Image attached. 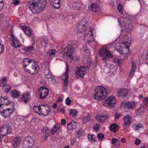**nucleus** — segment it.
<instances>
[{
  "mask_svg": "<svg viewBox=\"0 0 148 148\" xmlns=\"http://www.w3.org/2000/svg\"><path fill=\"white\" fill-rule=\"evenodd\" d=\"M23 65L24 70L31 74L34 75L38 71L39 67L38 63L32 59L28 58L24 59Z\"/></svg>",
  "mask_w": 148,
  "mask_h": 148,
  "instance_id": "nucleus-1",
  "label": "nucleus"
},
{
  "mask_svg": "<svg viewBox=\"0 0 148 148\" xmlns=\"http://www.w3.org/2000/svg\"><path fill=\"white\" fill-rule=\"evenodd\" d=\"M47 3L46 0H31L28 2L27 5L33 13H38L45 8Z\"/></svg>",
  "mask_w": 148,
  "mask_h": 148,
  "instance_id": "nucleus-2",
  "label": "nucleus"
},
{
  "mask_svg": "<svg viewBox=\"0 0 148 148\" xmlns=\"http://www.w3.org/2000/svg\"><path fill=\"white\" fill-rule=\"evenodd\" d=\"M95 93L93 94L94 98L98 101L104 99L107 94L106 88L102 86H97L95 88Z\"/></svg>",
  "mask_w": 148,
  "mask_h": 148,
  "instance_id": "nucleus-3",
  "label": "nucleus"
},
{
  "mask_svg": "<svg viewBox=\"0 0 148 148\" xmlns=\"http://www.w3.org/2000/svg\"><path fill=\"white\" fill-rule=\"evenodd\" d=\"M117 102L115 97L110 96L103 101L102 104L107 108H112L115 107Z\"/></svg>",
  "mask_w": 148,
  "mask_h": 148,
  "instance_id": "nucleus-4",
  "label": "nucleus"
},
{
  "mask_svg": "<svg viewBox=\"0 0 148 148\" xmlns=\"http://www.w3.org/2000/svg\"><path fill=\"white\" fill-rule=\"evenodd\" d=\"M118 21L121 26L125 29L127 32H128L132 28L131 21L128 18L121 17L118 19Z\"/></svg>",
  "mask_w": 148,
  "mask_h": 148,
  "instance_id": "nucleus-5",
  "label": "nucleus"
},
{
  "mask_svg": "<svg viewBox=\"0 0 148 148\" xmlns=\"http://www.w3.org/2000/svg\"><path fill=\"white\" fill-rule=\"evenodd\" d=\"M99 54L102 59L105 61L106 63H107V60H108L112 57L111 52L108 51L106 48H103L100 49L99 51Z\"/></svg>",
  "mask_w": 148,
  "mask_h": 148,
  "instance_id": "nucleus-6",
  "label": "nucleus"
},
{
  "mask_svg": "<svg viewBox=\"0 0 148 148\" xmlns=\"http://www.w3.org/2000/svg\"><path fill=\"white\" fill-rule=\"evenodd\" d=\"M12 131L11 126L9 125H3L0 129V137L3 138Z\"/></svg>",
  "mask_w": 148,
  "mask_h": 148,
  "instance_id": "nucleus-7",
  "label": "nucleus"
},
{
  "mask_svg": "<svg viewBox=\"0 0 148 148\" xmlns=\"http://www.w3.org/2000/svg\"><path fill=\"white\" fill-rule=\"evenodd\" d=\"M87 71L86 67L84 66L83 67H77V70L75 72V75L77 78L80 77L83 78L84 77Z\"/></svg>",
  "mask_w": 148,
  "mask_h": 148,
  "instance_id": "nucleus-8",
  "label": "nucleus"
},
{
  "mask_svg": "<svg viewBox=\"0 0 148 148\" xmlns=\"http://www.w3.org/2000/svg\"><path fill=\"white\" fill-rule=\"evenodd\" d=\"M122 43L125 46V47H123V50H127V53H125V52H123V51L120 50V43L118 42H116L115 44L116 45V46H115V47L116 48V50L119 51L120 53H123L124 54H127L129 51V48L130 47V43L128 42H123Z\"/></svg>",
  "mask_w": 148,
  "mask_h": 148,
  "instance_id": "nucleus-9",
  "label": "nucleus"
},
{
  "mask_svg": "<svg viewBox=\"0 0 148 148\" xmlns=\"http://www.w3.org/2000/svg\"><path fill=\"white\" fill-rule=\"evenodd\" d=\"M13 112L12 109L5 107L4 106L0 108V112L5 118H7V116H10Z\"/></svg>",
  "mask_w": 148,
  "mask_h": 148,
  "instance_id": "nucleus-10",
  "label": "nucleus"
},
{
  "mask_svg": "<svg viewBox=\"0 0 148 148\" xmlns=\"http://www.w3.org/2000/svg\"><path fill=\"white\" fill-rule=\"evenodd\" d=\"M49 90L45 86L41 87L39 89V97L42 99L45 98L48 94Z\"/></svg>",
  "mask_w": 148,
  "mask_h": 148,
  "instance_id": "nucleus-11",
  "label": "nucleus"
},
{
  "mask_svg": "<svg viewBox=\"0 0 148 148\" xmlns=\"http://www.w3.org/2000/svg\"><path fill=\"white\" fill-rule=\"evenodd\" d=\"M74 50V47L70 45H69L66 49L65 52L66 53L67 56L71 60H73V57L72 55L73 51Z\"/></svg>",
  "mask_w": 148,
  "mask_h": 148,
  "instance_id": "nucleus-12",
  "label": "nucleus"
},
{
  "mask_svg": "<svg viewBox=\"0 0 148 148\" xmlns=\"http://www.w3.org/2000/svg\"><path fill=\"white\" fill-rule=\"evenodd\" d=\"M129 92V90L126 88L120 89L118 91L117 96L121 98L124 99L127 96Z\"/></svg>",
  "mask_w": 148,
  "mask_h": 148,
  "instance_id": "nucleus-13",
  "label": "nucleus"
},
{
  "mask_svg": "<svg viewBox=\"0 0 148 148\" xmlns=\"http://www.w3.org/2000/svg\"><path fill=\"white\" fill-rule=\"evenodd\" d=\"M93 34L91 31H89L87 33H85L84 34V40L86 43H89L93 41Z\"/></svg>",
  "mask_w": 148,
  "mask_h": 148,
  "instance_id": "nucleus-14",
  "label": "nucleus"
},
{
  "mask_svg": "<svg viewBox=\"0 0 148 148\" xmlns=\"http://www.w3.org/2000/svg\"><path fill=\"white\" fill-rule=\"evenodd\" d=\"M25 143L29 148H31L33 146L34 140L33 137L28 136L26 137L24 139Z\"/></svg>",
  "mask_w": 148,
  "mask_h": 148,
  "instance_id": "nucleus-15",
  "label": "nucleus"
},
{
  "mask_svg": "<svg viewBox=\"0 0 148 148\" xmlns=\"http://www.w3.org/2000/svg\"><path fill=\"white\" fill-rule=\"evenodd\" d=\"M135 102L133 101H130L126 103L123 102L122 103L121 106L128 109H132L135 107Z\"/></svg>",
  "mask_w": 148,
  "mask_h": 148,
  "instance_id": "nucleus-16",
  "label": "nucleus"
},
{
  "mask_svg": "<svg viewBox=\"0 0 148 148\" xmlns=\"http://www.w3.org/2000/svg\"><path fill=\"white\" fill-rule=\"evenodd\" d=\"M41 110L39 114L45 116L47 115L50 111L49 108L48 106H45L44 105H41Z\"/></svg>",
  "mask_w": 148,
  "mask_h": 148,
  "instance_id": "nucleus-17",
  "label": "nucleus"
},
{
  "mask_svg": "<svg viewBox=\"0 0 148 148\" xmlns=\"http://www.w3.org/2000/svg\"><path fill=\"white\" fill-rule=\"evenodd\" d=\"M124 123L123 126L126 127H129L131 123V118L128 115H127L123 117Z\"/></svg>",
  "mask_w": 148,
  "mask_h": 148,
  "instance_id": "nucleus-18",
  "label": "nucleus"
},
{
  "mask_svg": "<svg viewBox=\"0 0 148 148\" xmlns=\"http://www.w3.org/2000/svg\"><path fill=\"white\" fill-rule=\"evenodd\" d=\"M66 72L63 74V76L64 77V85L66 87L68 84L69 75L68 73L69 71V67L68 64L67 62L66 63Z\"/></svg>",
  "mask_w": 148,
  "mask_h": 148,
  "instance_id": "nucleus-19",
  "label": "nucleus"
},
{
  "mask_svg": "<svg viewBox=\"0 0 148 148\" xmlns=\"http://www.w3.org/2000/svg\"><path fill=\"white\" fill-rule=\"evenodd\" d=\"M85 25L84 22L82 23H79L75 29L76 32L79 33L82 32L85 30Z\"/></svg>",
  "mask_w": 148,
  "mask_h": 148,
  "instance_id": "nucleus-20",
  "label": "nucleus"
},
{
  "mask_svg": "<svg viewBox=\"0 0 148 148\" xmlns=\"http://www.w3.org/2000/svg\"><path fill=\"white\" fill-rule=\"evenodd\" d=\"M11 36L13 39L12 45L15 47L17 48L21 46V44L16 37L13 34L11 35Z\"/></svg>",
  "mask_w": 148,
  "mask_h": 148,
  "instance_id": "nucleus-21",
  "label": "nucleus"
},
{
  "mask_svg": "<svg viewBox=\"0 0 148 148\" xmlns=\"http://www.w3.org/2000/svg\"><path fill=\"white\" fill-rule=\"evenodd\" d=\"M9 104V101L7 98L2 97L0 98V108L4 106H7Z\"/></svg>",
  "mask_w": 148,
  "mask_h": 148,
  "instance_id": "nucleus-22",
  "label": "nucleus"
},
{
  "mask_svg": "<svg viewBox=\"0 0 148 148\" xmlns=\"http://www.w3.org/2000/svg\"><path fill=\"white\" fill-rule=\"evenodd\" d=\"M48 73L47 74V71H45V78L47 79L48 81L49 82H53V80L55 81L54 76L52 74L51 72L48 70Z\"/></svg>",
  "mask_w": 148,
  "mask_h": 148,
  "instance_id": "nucleus-23",
  "label": "nucleus"
},
{
  "mask_svg": "<svg viewBox=\"0 0 148 148\" xmlns=\"http://www.w3.org/2000/svg\"><path fill=\"white\" fill-rule=\"evenodd\" d=\"M136 64L134 61L132 62V68L129 74V77L132 78L134 75L136 69Z\"/></svg>",
  "mask_w": 148,
  "mask_h": 148,
  "instance_id": "nucleus-24",
  "label": "nucleus"
},
{
  "mask_svg": "<svg viewBox=\"0 0 148 148\" xmlns=\"http://www.w3.org/2000/svg\"><path fill=\"white\" fill-rule=\"evenodd\" d=\"M77 123L73 121L69 122L67 125V128L69 130H73L76 128Z\"/></svg>",
  "mask_w": 148,
  "mask_h": 148,
  "instance_id": "nucleus-25",
  "label": "nucleus"
},
{
  "mask_svg": "<svg viewBox=\"0 0 148 148\" xmlns=\"http://www.w3.org/2000/svg\"><path fill=\"white\" fill-rule=\"evenodd\" d=\"M89 9L93 12H96L99 10L98 6L96 3H92L88 6Z\"/></svg>",
  "mask_w": 148,
  "mask_h": 148,
  "instance_id": "nucleus-26",
  "label": "nucleus"
},
{
  "mask_svg": "<svg viewBox=\"0 0 148 148\" xmlns=\"http://www.w3.org/2000/svg\"><path fill=\"white\" fill-rule=\"evenodd\" d=\"M60 0H50V3L51 6H53L54 8H58L60 6Z\"/></svg>",
  "mask_w": 148,
  "mask_h": 148,
  "instance_id": "nucleus-27",
  "label": "nucleus"
},
{
  "mask_svg": "<svg viewBox=\"0 0 148 148\" xmlns=\"http://www.w3.org/2000/svg\"><path fill=\"white\" fill-rule=\"evenodd\" d=\"M108 116L106 115H97L96 117V119L99 123H103L107 119Z\"/></svg>",
  "mask_w": 148,
  "mask_h": 148,
  "instance_id": "nucleus-28",
  "label": "nucleus"
},
{
  "mask_svg": "<svg viewBox=\"0 0 148 148\" xmlns=\"http://www.w3.org/2000/svg\"><path fill=\"white\" fill-rule=\"evenodd\" d=\"M30 98V94L29 92L24 93L22 96V100L25 103L27 102Z\"/></svg>",
  "mask_w": 148,
  "mask_h": 148,
  "instance_id": "nucleus-29",
  "label": "nucleus"
},
{
  "mask_svg": "<svg viewBox=\"0 0 148 148\" xmlns=\"http://www.w3.org/2000/svg\"><path fill=\"white\" fill-rule=\"evenodd\" d=\"M42 131V133L43 136L45 137V139L46 140L47 137L48 136L49 134L50 131L48 128L47 127H43Z\"/></svg>",
  "mask_w": 148,
  "mask_h": 148,
  "instance_id": "nucleus-30",
  "label": "nucleus"
},
{
  "mask_svg": "<svg viewBox=\"0 0 148 148\" xmlns=\"http://www.w3.org/2000/svg\"><path fill=\"white\" fill-rule=\"evenodd\" d=\"M20 140V137H16L14 138L12 141V145L13 148H16L18 146Z\"/></svg>",
  "mask_w": 148,
  "mask_h": 148,
  "instance_id": "nucleus-31",
  "label": "nucleus"
},
{
  "mask_svg": "<svg viewBox=\"0 0 148 148\" xmlns=\"http://www.w3.org/2000/svg\"><path fill=\"white\" fill-rule=\"evenodd\" d=\"M119 128L118 125L116 123L112 124L110 126V129L111 131L113 132L117 131Z\"/></svg>",
  "mask_w": 148,
  "mask_h": 148,
  "instance_id": "nucleus-32",
  "label": "nucleus"
},
{
  "mask_svg": "<svg viewBox=\"0 0 148 148\" xmlns=\"http://www.w3.org/2000/svg\"><path fill=\"white\" fill-rule=\"evenodd\" d=\"M107 67L110 69H115L116 68V64L114 62L111 61L109 64L106 63Z\"/></svg>",
  "mask_w": 148,
  "mask_h": 148,
  "instance_id": "nucleus-33",
  "label": "nucleus"
},
{
  "mask_svg": "<svg viewBox=\"0 0 148 148\" xmlns=\"http://www.w3.org/2000/svg\"><path fill=\"white\" fill-rule=\"evenodd\" d=\"M91 119L90 115L88 114H86L84 115L82 119V122L83 123H86L89 121Z\"/></svg>",
  "mask_w": 148,
  "mask_h": 148,
  "instance_id": "nucleus-34",
  "label": "nucleus"
},
{
  "mask_svg": "<svg viewBox=\"0 0 148 148\" xmlns=\"http://www.w3.org/2000/svg\"><path fill=\"white\" fill-rule=\"evenodd\" d=\"M11 96L13 98L18 97L20 95V92L16 90H12L10 92Z\"/></svg>",
  "mask_w": 148,
  "mask_h": 148,
  "instance_id": "nucleus-35",
  "label": "nucleus"
},
{
  "mask_svg": "<svg viewBox=\"0 0 148 148\" xmlns=\"http://www.w3.org/2000/svg\"><path fill=\"white\" fill-rule=\"evenodd\" d=\"M82 5V3L80 2H75L73 5L72 7L73 8L76 10H78Z\"/></svg>",
  "mask_w": 148,
  "mask_h": 148,
  "instance_id": "nucleus-36",
  "label": "nucleus"
},
{
  "mask_svg": "<svg viewBox=\"0 0 148 148\" xmlns=\"http://www.w3.org/2000/svg\"><path fill=\"white\" fill-rule=\"evenodd\" d=\"M142 127V125L140 123L134 124L132 125V127L133 129L135 130H138L139 128H141Z\"/></svg>",
  "mask_w": 148,
  "mask_h": 148,
  "instance_id": "nucleus-37",
  "label": "nucleus"
},
{
  "mask_svg": "<svg viewBox=\"0 0 148 148\" xmlns=\"http://www.w3.org/2000/svg\"><path fill=\"white\" fill-rule=\"evenodd\" d=\"M21 28L27 35H30L31 34V30L28 27H21Z\"/></svg>",
  "mask_w": 148,
  "mask_h": 148,
  "instance_id": "nucleus-38",
  "label": "nucleus"
},
{
  "mask_svg": "<svg viewBox=\"0 0 148 148\" xmlns=\"http://www.w3.org/2000/svg\"><path fill=\"white\" fill-rule=\"evenodd\" d=\"M70 116L72 117H75L77 114V111L75 110H70L69 112Z\"/></svg>",
  "mask_w": 148,
  "mask_h": 148,
  "instance_id": "nucleus-39",
  "label": "nucleus"
},
{
  "mask_svg": "<svg viewBox=\"0 0 148 148\" xmlns=\"http://www.w3.org/2000/svg\"><path fill=\"white\" fill-rule=\"evenodd\" d=\"M41 109V106H35L33 108V110L34 112L35 113H38L39 111L40 112Z\"/></svg>",
  "mask_w": 148,
  "mask_h": 148,
  "instance_id": "nucleus-40",
  "label": "nucleus"
},
{
  "mask_svg": "<svg viewBox=\"0 0 148 148\" xmlns=\"http://www.w3.org/2000/svg\"><path fill=\"white\" fill-rule=\"evenodd\" d=\"M10 89L11 87L10 86L8 85H5L3 86V90L6 92H8Z\"/></svg>",
  "mask_w": 148,
  "mask_h": 148,
  "instance_id": "nucleus-41",
  "label": "nucleus"
},
{
  "mask_svg": "<svg viewBox=\"0 0 148 148\" xmlns=\"http://www.w3.org/2000/svg\"><path fill=\"white\" fill-rule=\"evenodd\" d=\"M88 138L89 140L94 142L95 140L96 137L94 135L90 134L88 135Z\"/></svg>",
  "mask_w": 148,
  "mask_h": 148,
  "instance_id": "nucleus-42",
  "label": "nucleus"
},
{
  "mask_svg": "<svg viewBox=\"0 0 148 148\" xmlns=\"http://www.w3.org/2000/svg\"><path fill=\"white\" fill-rule=\"evenodd\" d=\"M56 51L55 50H50L48 51L47 54L49 56H53L56 54Z\"/></svg>",
  "mask_w": 148,
  "mask_h": 148,
  "instance_id": "nucleus-43",
  "label": "nucleus"
},
{
  "mask_svg": "<svg viewBox=\"0 0 148 148\" xmlns=\"http://www.w3.org/2000/svg\"><path fill=\"white\" fill-rule=\"evenodd\" d=\"M59 127L58 126H56L55 125L52 128L51 133L54 134L58 130Z\"/></svg>",
  "mask_w": 148,
  "mask_h": 148,
  "instance_id": "nucleus-44",
  "label": "nucleus"
},
{
  "mask_svg": "<svg viewBox=\"0 0 148 148\" xmlns=\"http://www.w3.org/2000/svg\"><path fill=\"white\" fill-rule=\"evenodd\" d=\"M34 49V47L32 46H30L28 47H25L24 49V51L29 52L32 50H33Z\"/></svg>",
  "mask_w": 148,
  "mask_h": 148,
  "instance_id": "nucleus-45",
  "label": "nucleus"
},
{
  "mask_svg": "<svg viewBox=\"0 0 148 148\" xmlns=\"http://www.w3.org/2000/svg\"><path fill=\"white\" fill-rule=\"evenodd\" d=\"M7 78L6 77L3 78L0 80V86H3V85L6 83Z\"/></svg>",
  "mask_w": 148,
  "mask_h": 148,
  "instance_id": "nucleus-46",
  "label": "nucleus"
},
{
  "mask_svg": "<svg viewBox=\"0 0 148 148\" xmlns=\"http://www.w3.org/2000/svg\"><path fill=\"white\" fill-rule=\"evenodd\" d=\"M117 9L120 12V13L121 14H122L123 13V7L122 5L120 4H119L118 6H117Z\"/></svg>",
  "mask_w": 148,
  "mask_h": 148,
  "instance_id": "nucleus-47",
  "label": "nucleus"
},
{
  "mask_svg": "<svg viewBox=\"0 0 148 148\" xmlns=\"http://www.w3.org/2000/svg\"><path fill=\"white\" fill-rule=\"evenodd\" d=\"M7 18L6 15L4 13L0 14V19L3 21H5Z\"/></svg>",
  "mask_w": 148,
  "mask_h": 148,
  "instance_id": "nucleus-48",
  "label": "nucleus"
},
{
  "mask_svg": "<svg viewBox=\"0 0 148 148\" xmlns=\"http://www.w3.org/2000/svg\"><path fill=\"white\" fill-rule=\"evenodd\" d=\"M100 127V126L99 124H97L94 126L93 129L95 131H97L98 130Z\"/></svg>",
  "mask_w": 148,
  "mask_h": 148,
  "instance_id": "nucleus-49",
  "label": "nucleus"
},
{
  "mask_svg": "<svg viewBox=\"0 0 148 148\" xmlns=\"http://www.w3.org/2000/svg\"><path fill=\"white\" fill-rule=\"evenodd\" d=\"M82 130L81 129H80L77 132V134H76V136L77 137H79L82 134Z\"/></svg>",
  "mask_w": 148,
  "mask_h": 148,
  "instance_id": "nucleus-50",
  "label": "nucleus"
},
{
  "mask_svg": "<svg viewBox=\"0 0 148 148\" xmlns=\"http://www.w3.org/2000/svg\"><path fill=\"white\" fill-rule=\"evenodd\" d=\"M128 20L131 21H134L136 19V17L135 16L130 15L128 18Z\"/></svg>",
  "mask_w": 148,
  "mask_h": 148,
  "instance_id": "nucleus-51",
  "label": "nucleus"
},
{
  "mask_svg": "<svg viewBox=\"0 0 148 148\" xmlns=\"http://www.w3.org/2000/svg\"><path fill=\"white\" fill-rule=\"evenodd\" d=\"M138 112L140 114H142L143 112V108L140 107L137 110Z\"/></svg>",
  "mask_w": 148,
  "mask_h": 148,
  "instance_id": "nucleus-52",
  "label": "nucleus"
},
{
  "mask_svg": "<svg viewBox=\"0 0 148 148\" xmlns=\"http://www.w3.org/2000/svg\"><path fill=\"white\" fill-rule=\"evenodd\" d=\"M57 112H62L63 113H65V111L63 108H58Z\"/></svg>",
  "mask_w": 148,
  "mask_h": 148,
  "instance_id": "nucleus-53",
  "label": "nucleus"
},
{
  "mask_svg": "<svg viewBox=\"0 0 148 148\" xmlns=\"http://www.w3.org/2000/svg\"><path fill=\"white\" fill-rule=\"evenodd\" d=\"M141 143V140L140 139H137L135 140L134 143L136 145H138Z\"/></svg>",
  "mask_w": 148,
  "mask_h": 148,
  "instance_id": "nucleus-54",
  "label": "nucleus"
},
{
  "mask_svg": "<svg viewBox=\"0 0 148 148\" xmlns=\"http://www.w3.org/2000/svg\"><path fill=\"white\" fill-rule=\"evenodd\" d=\"M66 103L67 105H69L71 103V100L67 98L65 100Z\"/></svg>",
  "mask_w": 148,
  "mask_h": 148,
  "instance_id": "nucleus-55",
  "label": "nucleus"
},
{
  "mask_svg": "<svg viewBox=\"0 0 148 148\" xmlns=\"http://www.w3.org/2000/svg\"><path fill=\"white\" fill-rule=\"evenodd\" d=\"M20 1L19 0H14L13 2V4L15 5H17L20 4Z\"/></svg>",
  "mask_w": 148,
  "mask_h": 148,
  "instance_id": "nucleus-56",
  "label": "nucleus"
},
{
  "mask_svg": "<svg viewBox=\"0 0 148 148\" xmlns=\"http://www.w3.org/2000/svg\"><path fill=\"white\" fill-rule=\"evenodd\" d=\"M97 137L100 140L104 138L103 135L101 134H99L98 135Z\"/></svg>",
  "mask_w": 148,
  "mask_h": 148,
  "instance_id": "nucleus-57",
  "label": "nucleus"
},
{
  "mask_svg": "<svg viewBox=\"0 0 148 148\" xmlns=\"http://www.w3.org/2000/svg\"><path fill=\"white\" fill-rule=\"evenodd\" d=\"M3 2V0H0V12L2 10L4 6Z\"/></svg>",
  "mask_w": 148,
  "mask_h": 148,
  "instance_id": "nucleus-58",
  "label": "nucleus"
},
{
  "mask_svg": "<svg viewBox=\"0 0 148 148\" xmlns=\"http://www.w3.org/2000/svg\"><path fill=\"white\" fill-rule=\"evenodd\" d=\"M75 140H76L75 138H71L70 139L71 144L72 145H73L75 143Z\"/></svg>",
  "mask_w": 148,
  "mask_h": 148,
  "instance_id": "nucleus-59",
  "label": "nucleus"
},
{
  "mask_svg": "<svg viewBox=\"0 0 148 148\" xmlns=\"http://www.w3.org/2000/svg\"><path fill=\"white\" fill-rule=\"evenodd\" d=\"M143 102L145 105L148 104V97H146L144 99Z\"/></svg>",
  "mask_w": 148,
  "mask_h": 148,
  "instance_id": "nucleus-60",
  "label": "nucleus"
},
{
  "mask_svg": "<svg viewBox=\"0 0 148 148\" xmlns=\"http://www.w3.org/2000/svg\"><path fill=\"white\" fill-rule=\"evenodd\" d=\"M4 49V48L3 46L1 44V43L0 42V53H1L3 52Z\"/></svg>",
  "mask_w": 148,
  "mask_h": 148,
  "instance_id": "nucleus-61",
  "label": "nucleus"
},
{
  "mask_svg": "<svg viewBox=\"0 0 148 148\" xmlns=\"http://www.w3.org/2000/svg\"><path fill=\"white\" fill-rule=\"evenodd\" d=\"M117 140L115 138H113L112 140V144H114L116 141Z\"/></svg>",
  "mask_w": 148,
  "mask_h": 148,
  "instance_id": "nucleus-62",
  "label": "nucleus"
},
{
  "mask_svg": "<svg viewBox=\"0 0 148 148\" xmlns=\"http://www.w3.org/2000/svg\"><path fill=\"white\" fill-rule=\"evenodd\" d=\"M66 123V121L64 119H62L61 120V124L62 125H64Z\"/></svg>",
  "mask_w": 148,
  "mask_h": 148,
  "instance_id": "nucleus-63",
  "label": "nucleus"
},
{
  "mask_svg": "<svg viewBox=\"0 0 148 148\" xmlns=\"http://www.w3.org/2000/svg\"><path fill=\"white\" fill-rule=\"evenodd\" d=\"M121 141L123 143H125L126 141V139L125 138H123L121 139Z\"/></svg>",
  "mask_w": 148,
  "mask_h": 148,
  "instance_id": "nucleus-64",
  "label": "nucleus"
}]
</instances>
